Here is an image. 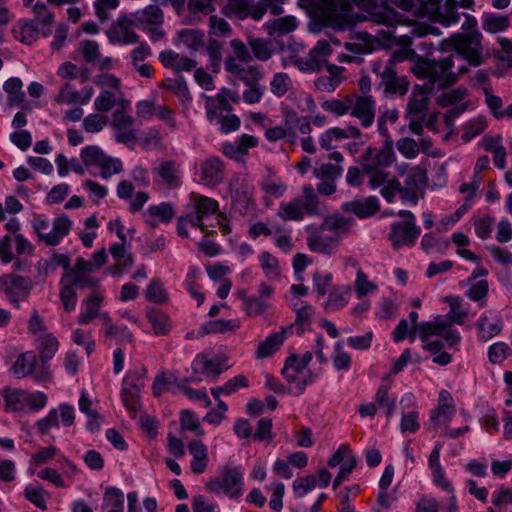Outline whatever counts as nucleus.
<instances>
[{
    "instance_id": "nucleus-1",
    "label": "nucleus",
    "mask_w": 512,
    "mask_h": 512,
    "mask_svg": "<svg viewBox=\"0 0 512 512\" xmlns=\"http://www.w3.org/2000/svg\"><path fill=\"white\" fill-rule=\"evenodd\" d=\"M482 34L478 30L469 33H455L439 43L437 50L453 53L438 57H418L411 71L417 78H429L430 82L437 84L438 89H445L453 85L458 77L468 72L466 65H459L454 70V59L465 60L470 66H480L484 63Z\"/></svg>"
},
{
    "instance_id": "nucleus-2",
    "label": "nucleus",
    "mask_w": 512,
    "mask_h": 512,
    "mask_svg": "<svg viewBox=\"0 0 512 512\" xmlns=\"http://www.w3.org/2000/svg\"><path fill=\"white\" fill-rule=\"evenodd\" d=\"M0 396L4 411L18 416L39 413L48 405V395L39 390L7 385L0 389Z\"/></svg>"
},
{
    "instance_id": "nucleus-3",
    "label": "nucleus",
    "mask_w": 512,
    "mask_h": 512,
    "mask_svg": "<svg viewBox=\"0 0 512 512\" xmlns=\"http://www.w3.org/2000/svg\"><path fill=\"white\" fill-rule=\"evenodd\" d=\"M31 225L39 242L47 246H56L70 233L73 223L67 215L62 214L53 220L51 227L47 216L36 214Z\"/></svg>"
},
{
    "instance_id": "nucleus-4",
    "label": "nucleus",
    "mask_w": 512,
    "mask_h": 512,
    "mask_svg": "<svg viewBox=\"0 0 512 512\" xmlns=\"http://www.w3.org/2000/svg\"><path fill=\"white\" fill-rule=\"evenodd\" d=\"M397 216L402 220L391 224L389 240L393 248L412 247L421 234V228L417 225L415 215L409 210H399Z\"/></svg>"
},
{
    "instance_id": "nucleus-5",
    "label": "nucleus",
    "mask_w": 512,
    "mask_h": 512,
    "mask_svg": "<svg viewBox=\"0 0 512 512\" xmlns=\"http://www.w3.org/2000/svg\"><path fill=\"white\" fill-rule=\"evenodd\" d=\"M8 372L16 379L32 377L37 383L48 382L52 377L49 366L38 363L37 356L33 351L19 354Z\"/></svg>"
},
{
    "instance_id": "nucleus-6",
    "label": "nucleus",
    "mask_w": 512,
    "mask_h": 512,
    "mask_svg": "<svg viewBox=\"0 0 512 512\" xmlns=\"http://www.w3.org/2000/svg\"><path fill=\"white\" fill-rule=\"evenodd\" d=\"M80 158L87 170L91 171L93 168H98L100 176L105 180L123 170V164L119 158L106 155L97 145H88L82 148Z\"/></svg>"
},
{
    "instance_id": "nucleus-7",
    "label": "nucleus",
    "mask_w": 512,
    "mask_h": 512,
    "mask_svg": "<svg viewBox=\"0 0 512 512\" xmlns=\"http://www.w3.org/2000/svg\"><path fill=\"white\" fill-rule=\"evenodd\" d=\"M206 489L214 494L225 493L230 498H238L242 496L244 493L243 468L239 466L222 469L220 477L211 479L206 484Z\"/></svg>"
},
{
    "instance_id": "nucleus-8",
    "label": "nucleus",
    "mask_w": 512,
    "mask_h": 512,
    "mask_svg": "<svg viewBox=\"0 0 512 512\" xmlns=\"http://www.w3.org/2000/svg\"><path fill=\"white\" fill-rule=\"evenodd\" d=\"M370 14L374 22L387 27V31L382 33L388 42H393L403 49H410L414 36L411 32L410 35H396L395 28L396 24L399 23V15L395 10L386 5H381L380 7L372 8Z\"/></svg>"
},
{
    "instance_id": "nucleus-9",
    "label": "nucleus",
    "mask_w": 512,
    "mask_h": 512,
    "mask_svg": "<svg viewBox=\"0 0 512 512\" xmlns=\"http://www.w3.org/2000/svg\"><path fill=\"white\" fill-rule=\"evenodd\" d=\"M75 423V409L72 405L64 402L57 407L51 408L47 414L34 423V428L40 436L50 435L52 429L71 427Z\"/></svg>"
},
{
    "instance_id": "nucleus-10",
    "label": "nucleus",
    "mask_w": 512,
    "mask_h": 512,
    "mask_svg": "<svg viewBox=\"0 0 512 512\" xmlns=\"http://www.w3.org/2000/svg\"><path fill=\"white\" fill-rule=\"evenodd\" d=\"M320 17L326 26L344 31L353 26L351 7L346 0H329L322 4Z\"/></svg>"
},
{
    "instance_id": "nucleus-11",
    "label": "nucleus",
    "mask_w": 512,
    "mask_h": 512,
    "mask_svg": "<svg viewBox=\"0 0 512 512\" xmlns=\"http://www.w3.org/2000/svg\"><path fill=\"white\" fill-rule=\"evenodd\" d=\"M146 373L147 370L144 367L130 370L122 381V402L131 412H137L140 408V398L145 385Z\"/></svg>"
},
{
    "instance_id": "nucleus-12",
    "label": "nucleus",
    "mask_w": 512,
    "mask_h": 512,
    "mask_svg": "<svg viewBox=\"0 0 512 512\" xmlns=\"http://www.w3.org/2000/svg\"><path fill=\"white\" fill-rule=\"evenodd\" d=\"M395 159L394 142L388 137L379 149L368 146L358 159V163L363 167V171H375L390 167Z\"/></svg>"
},
{
    "instance_id": "nucleus-13",
    "label": "nucleus",
    "mask_w": 512,
    "mask_h": 512,
    "mask_svg": "<svg viewBox=\"0 0 512 512\" xmlns=\"http://www.w3.org/2000/svg\"><path fill=\"white\" fill-rule=\"evenodd\" d=\"M183 171L176 160L162 161L153 169L154 183L162 188L174 190L182 185Z\"/></svg>"
},
{
    "instance_id": "nucleus-14",
    "label": "nucleus",
    "mask_w": 512,
    "mask_h": 512,
    "mask_svg": "<svg viewBox=\"0 0 512 512\" xmlns=\"http://www.w3.org/2000/svg\"><path fill=\"white\" fill-rule=\"evenodd\" d=\"M31 288V280L28 277L5 274L0 276V290L16 308L20 307V301L24 300Z\"/></svg>"
},
{
    "instance_id": "nucleus-15",
    "label": "nucleus",
    "mask_w": 512,
    "mask_h": 512,
    "mask_svg": "<svg viewBox=\"0 0 512 512\" xmlns=\"http://www.w3.org/2000/svg\"><path fill=\"white\" fill-rule=\"evenodd\" d=\"M306 241L310 251L330 256L336 253L340 240L320 225L308 230Z\"/></svg>"
},
{
    "instance_id": "nucleus-16",
    "label": "nucleus",
    "mask_w": 512,
    "mask_h": 512,
    "mask_svg": "<svg viewBox=\"0 0 512 512\" xmlns=\"http://www.w3.org/2000/svg\"><path fill=\"white\" fill-rule=\"evenodd\" d=\"M191 369L193 371L192 376L184 378L183 382H194L198 383L203 380V377L215 380L223 372L224 368L221 367V363L217 359H210L207 355L200 353L197 354L191 363Z\"/></svg>"
},
{
    "instance_id": "nucleus-17",
    "label": "nucleus",
    "mask_w": 512,
    "mask_h": 512,
    "mask_svg": "<svg viewBox=\"0 0 512 512\" xmlns=\"http://www.w3.org/2000/svg\"><path fill=\"white\" fill-rule=\"evenodd\" d=\"M456 414L453 397L448 390L442 389L438 396V405L430 412V422L435 428L447 427Z\"/></svg>"
},
{
    "instance_id": "nucleus-18",
    "label": "nucleus",
    "mask_w": 512,
    "mask_h": 512,
    "mask_svg": "<svg viewBox=\"0 0 512 512\" xmlns=\"http://www.w3.org/2000/svg\"><path fill=\"white\" fill-rule=\"evenodd\" d=\"M380 83L385 94L405 95L409 88V81L405 76H399L397 71L391 65H385L384 69L379 72Z\"/></svg>"
},
{
    "instance_id": "nucleus-19",
    "label": "nucleus",
    "mask_w": 512,
    "mask_h": 512,
    "mask_svg": "<svg viewBox=\"0 0 512 512\" xmlns=\"http://www.w3.org/2000/svg\"><path fill=\"white\" fill-rule=\"evenodd\" d=\"M362 137V132L358 127L348 125L344 128L340 127H332L327 129L319 136V144L321 148L324 150H331L333 146V142L342 141L344 139H360Z\"/></svg>"
},
{
    "instance_id": "nucleus-20",
    "label": "nucleus",
    "mask_w": 512,
    "mask_h": 512,
    "mask_svg": "<svg viewBox=\"0 0 512 512\" xmlns=\"http://www.w3.org/2000/svg\"><path fill=\"white\" fill-rule=\"evenodd\" d=\"M362 137V132L358 127L348 125L344 128L340 127H332L327 129L319 136V144L321 148L324 150H331L333 146V142L342 141L344 139H360Z\"/></svg>"
},
{
    "instance_id": "nucleus-21",
    "label": "nucleus",
    "mask_w": 512,
    "mask_h": 512,
    "mask_svg": "<svg viewBox=\"0 0 512 512\" xmlns=\"http://www.w3.org/2000/svg\"><path fill=\"white\" fill-rule=\"evenodd\" d=\"M427 79V84L423 86L415 85L413 87V91L407 105L408 115L426 116L425 111L427 110L429 105L428 94L433 90L434 86L437 87V84H433L430 82L429 78Z\"/></svg>"
},
{
    "instance_id": "nucleus-22",
    "label": "nucleus",
    "mask_w": 512,
    "mask_h": 512,
    "mask_svg": "<svg viewBox=\"0 0 512 512\" xmlns=\"http://www.w3.org/2000/svg\"><path fill=\"white\" fill-rule=\"evenodd\" d=\"M277 216L284 221H302L305 216H317L314 211H310L308 206L302 202L301 197H296L289 202H281Z\"/></svg>"
},
{
    "instance_id": "nucleus-23",
    "label": "nucleus",
    "mask_w": 512,
    "mask_h": 512,
    "mask_svg": "<svg viewBox=\"0 0 512 512\" xmlns=\"http://www.w3.org/2000/svg\"><path fill=\"white\" fill-rule=\"evenodd\" d=\"M291 335V328L281 327V330L272 333L258 344L254 353L256 359H264L274 355L284 344L285 340Z\"/></svg>"
},
{
    "instance_id": "nucleus-24",
    "label": "nucleus",
    "mask_w": 512,
    "mask_h": 512,
    "mask_svg": "<svg viewBox=\"0 0 512 512\" xmlns=\"http://www.w3.org/2000/svg\"><path fill=\"white\" fill-rule=\"evenodd\" d=\"M104 301V294L100 290H93L85 299L81 302V311L77 317V323L79 325H86L90 323L94 318H97L101 306Z\"/></svg>"
},
{
    "instance_id": "nucleus-25",
    "label": "nucleus",
    "mask_w": 512,
    "mask_h": 512,
    "mask_svg": "<svg viewBox=\"0 0 512 512\" xmlns=\"http://www.w3.org/2000/svg\"><path fill=\"white\" fill-rule=\"evenodd\" d=\"M130 16L119 18L107 32L111 43L134 44L138 42L139 36L131 29Z\"/></svg>"
},
{
    "instance_id": "nucleus-26",
    "label": "nucleus",
    "mask_w": 512,
    "mask_h": 512,
    "mask_svg": "<svg viewBox=\"0 0 512 512\" xmlns=\"http://www.w3.org/2000/svg\"><path fill=\"white\" fill-rule=\"evenodd\" d=\"M163 22V12L157 5H149L130 15V24L146 30L149 26H158Z\"/></svg>"
},
{
    "instance_id": "nucleus-27",
    "label": "nucleus",
    "mask_w": 512,
    "mask_h": 512,
    "mask_svg": "<svg viewBox=\"0 0 512 512\" xmlns=\"http://www.w3.org/2000/svg\"><path fill=\"white\" fill-rule=\"evenodd\" d=\"M223 161L217 156H210L201 165V180L206 185L216 186L224 179Z\"/></svg>"
},
{
    "instance_id": "nucleus-28",
    "label": "nucleus",
    "mask_w": 512,
    "mask_h": 512,
    "mask_svg": "<svg viewBox=\"0 0 512 512\" xmlns=\"http://www.w3.org/2000/svg\"><path fill=\"white\" fill-rule=\"evenodd\" d=\"M350 115L360 120L364 128L372 126L375 118V101L371 95L357 97Z\"/></svg>"
},
{
    "instance_id": "nucleus-29",
    "label": "nucleus",
    "mask_w": 512,
    "mask_h": 512,
    "mask_svg": "<svg viewBox=\"0 0 512 512\" xmlns=\"http://www.w3.org/2000/svg\"><path fill=\"white\" fill-rule=\"evenodd\" d=\"M313 354L310 351L299 356L291 354L285 359L281 374L287 381H296L297 374L302 373L311 362Z\"/></svg>"
},
{
    "instance_id": "nucleus-30",
    "label": "nucleus",
    "mask_w": 512,
    "mask_h": 512,
    "mask_svg": "<svg viewBox=\"0 0 512 512\" xmlns=\"http://www.w3.org/2000/svg\"><path fill=\"white\" fill-rule=\"evenodd\" d=\"M342 208L346 212L355 214L360 219H365L371 217L379 210L380 202L376 196H369L364 200L346 202Z\"/></svg>"
},
{
    "instance_id": "nucleus-31",
    "label": "nucleus",
    "mask_w": 512,
    "mask_h": 512,
    "mask_svg": "<svg viewBox=\"0 0 512 512\" xmlns=\"http://www.w3.org/2000/svg\"><path fill=\"white\" fill-rule=\"evenodd\" d=\"M174 208L169 202H162L158 205H150L144 212L145 222L152 228L159 222L169 223L174 217Z\"/></svg>"
},
{
    "instance_id": "nucleus-32",
    "label": "nucleus",
    "mask_w": 512,
    "mask_h": 512,
    "mask_svg": "<svg viewBox=\"0 0 512 512\" xmlns=\"http://www.w3.org/2000/svg\"><path fill=\"white\" fill-rule=\"evenodd\" d=\"M12 33L14 38L25 45L33 44L41 34V29L35 21L20 19Z\"/></svg>"
},
{
    "instance_id": "nucleus-33",
    "label": "nucleus",
    "mask_w": 512,
    "mask_h": 512,
    "mask_svg": "<svg viewBox=\"0 0 512 512\" xmlns=\"http://www.w3.org/2000/svg\"><path fill=\"white\" fill-rule=\"evenodd\" d=\"M189 453L192 455L190 463L194 474H202L208 465V450L200 440H193L188 444Z\"/></svg>"
},
{
    "instance_id": "nucleus-34",
    "label": "nucleus",
    "mask_w": 512,
    "mask_h": 512,
    "mask_svg": "<svg viewBox=\"0 0 512 512\" xmlns=\"http://www.w3.org/2000/svg\"><path fill=\"white\" fill-rule=\"evenodd\" d=\"M203 97L206 99L205 110L208 121H213L219 115H222L224 112L229 113L233 109L223 93H218L215 97L206 95H203Z\"/></svg>"
},
{
    "instance_id": "nucleus-35",
    "label": "nucleus",
    "mask_w": 512,
    "mask_h": 512,
    "mask_svg": "<svg viewBox=\"0 0 512 512\" xmlns=\"http://www.w3.org/2000/svg\"><path fill=\"white\" fill-rule=\"evenodd\" d=\"M351 288L348 285L334 287L324 304L327 312H335L344 308L350 301Z\"/></svg>"
},
{
    "instance_id": "nucleus-36",
    "label": "nucleus",
    "mask_w": 512,
    "mask_h": 512,
    "mask_svg": "<svg viewBox=\"0 0 512 512\" xmlns=\"http://www.w3.org/2000/svg\"><path fill=\"white\" fill-rule=\"evenodd\" d=\"M34 19L37 25L41 29V35L44 38L49 37L52 34L51 26L54 23V13L50 11L48 6L43 2H37L33 7Z\"/></svg>"
},
{
    "instance_id": "nucleus-37",
    "label": "nucleus",
    "mask_w": 512,
    "mask_h": 512,
    "mask_svg": "<svg viewBox=\"0 0 512 512\" xmlns=\"http://www.w3.org/2000/svg\"><path fill=\"white\" fill-rule=\"evenodd\" d=\"M355 221L353 218H347L339 214L331 215L321 224L323 228L328 230L333 235L339 236V240L343 235L349 232Z\"/></svg>"
},
{
    "instance_id": "nucleus-38",
    "label": "nucleus",
    "mask_w": 512,
    "mask_h": 512,
    "mask_svg": "<svg viewBox=\"0 0 512 512\" xmlns=\"http://www.w3.org/2000/svg\"><path fill=\"white\" fill-rule=\"evenodd\" d=\"M59 347V342L51 333H46L37 339L39 362L46 364L54 357Z\"/></svg>"
},
{
    "instance_id": "nucleus-39",
    "label": "nucleus",
    "mask_w": 512,
    "mask_h": 512,
    "mask_svg": "<svg viewBox=\"0 0 512 512\" xmlns=\"http://www.w3.org/2000/svg\"><path fill=\"white\" fill-rule=\"evenodd\" d=\"M23 82L18 77H11L3 84L4 91L8 94L7 103L10 107L22 106L25 100V93L23 91Z\"/></svg>"
},
{
    "instance_id": "nucleus-40",
    "label": "nucleus",
    "mask_w": 512,
    "mask_h": 512,
    "mask_svg": "<svg viewBox=\"0 0 512 512\" xmlns=\"http://www.w3.org/2000/svg\"><path fill=\"white\" fill-rule=\"evenodd\" d=\"M230 190L238 199L248 201L253 191V183L249 175L237 174L230 182Z\"/></svg>"
},
{
    "instance_id": "nucleus-41",
    "label": "nucleus",
    "mask_w": 512,
    "mask_h": 512,
    "mask_svg": "<svg viewBox=\"0 0 512 512\" xmlns=\"http://www.w3.org/2000/svg\"><path fill=\"white\" fill-rule=\"evenodd\" d=\"M160 87L172 92L183 103L192 101V96L189 92L188 85L182 75H175V78L165 79Z\"/></svg>"
},
{
    "instance_id": "nucleus-42",
    "label": "nucleus",
    "mask_w": 512,
    "mask_h": 512,
    "mask_svg": "<svg viewBox=\"0 0 512 512\" xmlns=\"http://www.w3.org/2000/svg\"><path fill=\"white\" fill-rule=\"evenodd\" d=\"M240 327L239 321L235 319H217L205 322L199 329L198 334L204 336L212 333H225L235 331Z\"/></svg>"
},
{
    "instance_id": "nucleus-43",
    "label": "nucleus",
    "mask_w": 512,
    "mask_h": 512,
    "mask_svg": "<svg viewBox=\"0 0 512 512\" xmlns=\"http://www.w3.org/2000/svg\"><path fill=\"white\" fill-rule=\"evenodd\" d=\"M482 29L488 33L496 34L505 31L510 26L509 16L496 13H483L481 21Z\"/></svg>"
},
{
    "instance_id": "nucleus-44",
    "label": "nucleus",
    "mask_w": 512,
    "mask_h": 512,
    "mask_svg": "<svg viewBox=\"0 0 512 512\" xmlns=\"http://www.w3.org/2000/svg\"><path fill=\"white\" fill-rule=\"evenodd\" d=\"M502 321L500 319L490 320L487 316L482 315L478 319V337L482 341L486 342L491 338L499 335L502 331Z\"/></svg>"
},
{
    "instance_id": "nucleus-45",
    "label": "nucleus",
    "mask_w": 512,
    "mask_h": 512,
    "mask_svg": "<svg viewBox=\"0 0 512 512\" xmlns=\"http://www.w3.org/2000/svg\"><path fill=\"white\" fill-rule=\"evenodd\" d=\"M295 312L296 319L294 323L286 328H291V334L293 333V330L296 329V334L301 336L305 332L306 327L310 326L315 309L313 306L306 304L301 307L295 306Z\"/></svg>"
},
{
    "instance_id": "nucleus-46",
    "label": "nucleus",
    "mask_w": 512,
    "mask_h": 512,
    "mask_svg": "<svg viewBox=\"0 0 512 512\" xmlns=\"http://www.w3.org/2000/svg\"><path fill=\"white\" fill-rule=\"evenodd\" d=\"M147 318L151 323L154 333L157 336L167 335L171 330L169 318L166 313L158 308H151L147 311Z\"/></svg>"
},
{
    "instance_id": "nucleus-47",
    "label": "nucleus",
    "mask_w": 512,
    "mask_h": 512,
    "mask_svg": "<svg viewBox=\"0 0 512 512\" xmlns=\"http://www.w3.org/2000/svg\"><path fill=\"white\" fill-rule=\"evenodd\" d=\"M24 498L42 511L47 510L46 499L49 494L38 484H29L23 492Z\"/></svg>"
},
{
    "instance_id": "nucleus-48",
    "label": "nucleus",
    "mask_w": 512,
    "mask_h": 512,
    "mask_svg": "<svg viewBox=\"0 0 512 512\" xmlns=\"http://www.w3.org/2000/svg\"><path fill=\"white\" fill-rule=\"evenodd\" d=\"M271 36L286 35L297 28V20L293 16H285L266 24Z\"/></svg>"
},
{
    "instance_id": "nucleus-49",
    "label": "nucleus",
    "mask_w": 512,
    "mask_h": 512,
    "mask_svg": "<svg viewBox=\"0 0 512 512\" xmlns=\"http://www.w3.org/2000/svg\"><path fill=\"white\" fill-rule=\"evenodd\" d=\"M60 301L64 306V310L66 312H71L75 310L77 305V292L70 284V282L66 279V277L62 276L60 280Z\"/></svg>"
},
{
    "instance_id": "nucleus-50",
    "label": "nucleus",
    "mask_w": 512,
    "mask_h": 512,
    "mask_svg": "<svg viewBox=\"0 0 512 512\" xmlns=\"http://www.w3.org/2000/svg\"><path fill=\"white\" fill-rule=\"evenodd\" d=\"M102 509L124 510V493L116 487H108L103 495Z\"/></svg>"
},
{
    "instance_id": "nucleus-51",
    "label": "nucleus",
    "mask_w": 512,
    "mask_h": 512,
    "mask_svg": "<svg viewBox=\"0 0 512 512\" xmlns=\"http://www.w3.org/2000/svg\"><path fill=\"white\" fill-rule=\"evenodd\" d=\"M179 38L190 50L197 51L204 45V32L199 29H182Z\"/></svg>"
},
{
    "instance_id": "nucleus-52",
    "label": "nucleus",
    "mask_w": 512,
    "mask_h": 512,
    "mask_svg": "<svg viewBox=\"0 0 512 512\" xmlns=\"http://www.w3.org/2000/svg\"><path fill=\"white\" fill-rule=\"evenodd\" d=\"M325 60L315 56L311 51L308 55L303 57H296L293 59V64L302 72L313 73L319 71Z\"/></svg>"
},
{
    "instance_id": "nucleus-53",
    "label": "nucleus",
    "mask_w": 512,
    "mask_h": 512,
    "mask_svg": "<svg viewBox=\"0 0 512 512\" xmlns=\"http://www.w3.org/2000/svg\"><path fill=\"white\" fill-rule=\"evenodd\" d=\"M512 355V349L503 341L493 343L488 347L487 356L489 362L494 365L503 363Z\"/></svg>"
},
{
    "instance_id": "nucleus-54",
    "label": "nucleus",
    "mask_w": 512,
    "mask_h": 512,
    "mask_svg": "<svg viewBox=\"0 0 512 512\" xmlns=\"http://www.w3.org/2000/svg\"><path fill=\"white\" fill-rule=\"evenodd\" d=\"M260 186L266 194L274 198L282 197L287 190V185L280 178L272 174L264 178Z\"/></svg>"
},
{
    "instance_id": "nucleus-55",
    "label": "nucleus",
    "mask_w": 512,
    "mask_h": 512,
    "mask_svg": "<svg viewBox=\"0 0 512 512\" xmlns=\"http://www.w3.org/2000/svg\"><path fill=\"white\" fill-rule=\"evenodd\" d=\"M191 208L195 210V213H198L203 219H205L210 215L217 213L219 203L212 198L200 196L196 199Z\"/></svg>"
},
{
    "instance_id": "nucleus-56",
    "label": "nucleus",
    "mask_w": 512,
    "mask_h": 512,
    "mask_svg": "<svg viewBox=\"0 0 512 512\" xmlns=\"http://www.w3.org/2000/svg\"><path fill=\"white\" fill-rule=\"evenodd\" d=\"M259 262L267 277L270 279H276L280 277L281 273L278 260L271 253L267 251L262 252L259 256Z\"/></svg>"
},
{
    "instance_id": "nucleus-57",
    "label": "nucleus",
    "mask_w": 512,
    "mask_h": 512,
    "mask_svg": "<svg viewBox=\"0 0 512 512\" xmlns=\"http://www.w3.org/2000/svg\"><path fill=\"white\" fill-rule=\"evenodd\" d=\"M317 487V478L315 475H307L294 480L292 489L295 498H303L309 492Z\"/></svg>"
},
{
    "instance_id": "nucleus-58",
    "label": "nucleus",
    "mask_w": 512,
    "mask_h": 512,
    "mask_svg": "<svg viewBox=\"0 0 512 512\" xmlns=\"http://www.w3.org/2000/svg\"><path fill=\"white\" fill-rule=\"evenodd\" d=\"M332 361L337 371H348L351 368L352 359L351 356L343 350L342 341L336 342Z\"/></svg>"
},
{
    "instance_id": "nucleus-59",
    "label": "nucleus",
    "mask_w": 512,
    "mask_h": 512,
    "mask_svg": "<svg viewBox=\"0 0 512 512\" xmlns=\"http://www.w3.org/2000/svg\"><path fill=\"white\" fill-rule=\"evenodd\" d=\"M458 2L457 0H446L445 4L440 11L441 23L444 26H451L457 24L460 21L462 14L457 11Z\"/></svg>"
},
{
    "instance_id": "nucleus-60",
    "label": "nucleus",
    "mask_w": 512,
    "mask_h": 512,
    "mask_svg": "<svg viewBox=\"0 0 512 512\" xmlns=\"http://www.w3.org/2000/svg\"><path fill=\"white\" fill-rule=\"evenodd\" d=\"M213 125L219 127V131L223 134L234 132L240 127V119L235 114L219 115L217 119L209 121Z\"/></svg>"
},
{
    "instance_id": "nucleus-61",
    "label": "nucleus",
    "mask_w": 512,
    "mask_h": 512,
    "mask_svg": "<svg viewBox=\"0 0 512 512\" xmlns=\"http://www.w3.org/2000/svg\"><path fill=\"white\" fill-rule=\"evenodd\" d=\"M343 168L339 164L323 163L319 168L314 170V175L318 179L335 181L340 178Z\"/></svg>"
},
{
    "instance_id": "nucleus-62",
    "label": "nucleus",
    "mask_w": 512,
    "mask_h": 512,
    "mask_svg": "<svg viewBox=\"0 0 512 512\" xmlns=\"http://www.w3.org/2000/svg\"><path fill=\"white\" fill-rule=\"evenodd\" d=\"M486 126L487 124L485 118L483 117H477L475 119L470 120L464 126L462 139L466 142L474 139L475 137L484 132Z\"/></svg>"
},
{
    "instance_id": "nucleus-63",
    "label": "nucleus",
    "mask_w": 512,
    "mask_h": 512,
    "mask_svg": "<svg viewBox=\"0 0 512 512\" xmlns=\"http://www.w3.org/2000/svg\"><path fill=\"white\" fill-rule=\"evenodd\" d=\"M181 427L185 430L194 432L198 436H202L204 431L200 428V420L198 416L191 410H184L180 415Z\"/></svg>"
},
{
    "instance_id": "nucleus-64",
    "label": "nucleus",
    "mask_w": 512,
    "mask_h": 512,
    "mask_svg": "<svg viewBox=\"0 0 512 512\" xmlns=\"http://www.w3.org/2000/svg\"><path fill=\"white\" fill-rule=\"evenodd\" d=\"M291 84V80L286 73H276L273 76V79L270 82V90L276 97L284 96Z\"/></svg>"
}]
</instances>
